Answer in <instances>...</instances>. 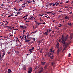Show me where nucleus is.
Wrapping results in <instances>:
<instances>
[{
	"instance_id": "nucleus-1",
	"label": "nucleus",
	"mask_w": 73,
	"mask_h": 73,
	"mask_svg": "<svg viewBox=\"0 0 73 73\" xmlns=\"http://www.w3.org/2000/svg\"><path fill=\"white\" fill-rule=\"evenodd\" d=\"M68 37H69L68 35H66L65 36L62 35L61 38L62 40L61 42L63 44V46H65L66 48H67V46L69 45V44L70 43V42H67L66 44L65 42V41H66L67 40V38H68Z\"/></svg>"
},
{
	"instance_id": "nucleus-2",
	"label": "nucleus",
	"mask_w": 73,
	"mask_h": 73,
	"mask_svg": "<svg viewBox=\"0 0 73 73\" xmlns=\"http://www.w3.org/2000/svg\"><path fill=\"white\" fill-rule=\"evenodd\" d=\"M32 72V67H31L29 68L28 72V73H31Z\"/></svg>"
},
{
	"instance_id": "nucleus-3",
	"label": "nucleus",
	"mask_w": 73,
	"mask_h": 73,
	"mask_svg": "<svg viewBox=\"0 0 73 73\" xmlns=\"http://www.w3.org/2000/svg\"><path fill=\"white\" fill-rule=\"evenodd\" d=\"M65 19L68 20H69V19H70V17H69V16H66L65 17Z\"/></svg>"
},
{
	"instance_id": "nucleus-4",
	"label": "nucleus",
	"mask_w": 73,
	"mask_h": 73,
	"mask_svg": "<svg viewBox=\"0 0 73 73\" xmlns=\"http://www.w3.org/2000/svg\"><path fill=\"white\" fill-rule=\"evenodd\" d=\"M40 24H42V23H36V26H38L40 25Z\"/></svg>"
},
{
	"instance_id": "nucleus-5",
	"label": "nucleus",
	"mask_w": 73,
	"mask_h": 73,
	"mask_svg": "<svg viewBox=\"0 0 73 73\" xmlns=\"http://www.w3.org/2000/svg\"><path fill=\"white\" fill-rule=\"evenodd\" d=\"M48 30L45 33H44V35L47 36L48 35Z\"/></svg>"
},
{
	"instance_id": "nucleus-6",
	"label": "nucleus",
	"mask_w": 73,
	"mask_h": 73,
	"mask_svg": "<svg viewBox=\"0 0 73 73\" xmlns=\"http://www.w3.org/2000/svg\"><path fill=\"white\" fill-rule=\"evenodd\" d=\"M2 58L1 57V52L0 51V61H1Z\"/></svg>"
},
{
	"instance_id": "nucleus-7",
	"label": "nucleus",
	"mask_w": 73,
	"mask_h": 73,
	"mask_svg": "<svg viewBox=\"0 0 73 73\" xmlns=\"http://www.w3.org/2000/svg\"><path fill=\"white\" fill-rule=\"evenodd\" d=\"M57 54H59L60 53V49H58V50H57Z\"/></svg>"
},
{
	"instance_id": "nucleus-8",
	"label": "nucleus",
	"mask_w": 73,
	"mask_h": 73,
	"mask_svg": "<svg viewBox=\"0 0 73 73\" xmlns=\"http://www.w3.org/2000/svg\"><path fill=\"white\" fill-rule=\"evenodd\" d=\"M51 56H50V58H51V59H53V57H54V56H53V55H52V54H50Z\"/></svg>"
},
{
	"instance_id": "nucleus-9",
	"label": "nucleus",
	"mask_w": 73,
	"mask_h": 73,
	"mask_svg": "<svg viewBox=\"0 0 73 73\" xmlns=\"http://www.w3.org/2000/svg\"><path fill=\"white\" fill-rule=\"evenodd\" d=\"M20 27L21 28H22V29H25V26H24L20 25Z\"/></svg>"
},
{
	"instance_id": "nucleus-10",
	"label": "nucleus",
	"mask_w": 73,
	"mask_h": 73,
	"mask_svg": "<svg viewBox=\"0 0 73 73\" xmlns=\"http://www.w3.org/2000/svg\"><path fill=\"white\" fill-rule=\"evenodd\" d=\"M41 64L42 65H45V64H46V62H41Z\"/></svg>"
},
{
	"instance_id": "nucleus-11",
	"label": "nucleus",
	"mask_w": 73,
	"mask_h": 73,
	"mask_svg": "<svg viewBox=\"0 0 73 73\" xmlns=\"http://www.w3.org/2000/svg\"><path fill=\"white\" fill-rule=\"evenodd\" d=\"M68 25H69L70 27H71L72 25V23H68Z\"/></svg>"
},
{
	"instance_id": "nucleus-12",
	"label": "nucleus",
	"mask_w": 73,
	"mask_h": 73,
	"mask_svg": "<svg viewBox=\"0 0 73 73\" xmlns=\"http://www.w3.org/2000/svg\"><path fill=\"white\" fill-rule=\"evenodd\" d=\"M5 53L4 52L2 55L1 58H3V57H4V55H5Z\"/></svg>"
},
{
	"instance_id": "nucleus-13",
	"label": "nucleus",
	"mask_w": 73,
	"mask_h": 73,
	"mask_svg": "<svg viewBox=\"0 0 73 73\" xmlns=\"http://www.w3.org/2000/svg\"><path fill=\"white\" fill-rule=\"evenodd\" d=\"M23 69L24 70H26V67L25 66H24L23 67Z\"/></svg>"
},
{
	"instance_id": "nucleus-14",
	"label": "nucleus",
	"mask_w": 73,
	"mask_h": 73,
	"mask_svg": "<svg viewBox=\"0 0 73 73\" xmlns=\"http://www.w3.org/2000/svg\"><path fill=\"white\" fill-rule=\"evenodd\" d=\"M54 50H53L52 51H51V53L50 54H53V53H54Z\"/></svg>"
},
{
	"instance_id": "nucleus-15",
	"label": "nucleus",
	"mask_w": 73,
	"mask_h": 73,
	"mask_svg": "<svg viewBox=\"0 0 73 73\" xmlns=\"http://www.w3.org/2000/svg\"><path fill=\"white\" fill-rule=\"evenodd\" d=\"M47 55L48 57H50V53H49V52H48L47 54Z\"/></svg>"
},
{
	"instance_id": "nucleus-16",
	"label": "nucleus",
	"mask_w": 73,
	"mask_h": 73,
	"mask_svg": "<svg viewBox=\"0 0 73 73\" xmlns=\"http://www.w3.org/2000/svg\"><path fill=\"white\" fill-rule=\"evenodd\" d=\"M53 5V3H50L48 4V5H50V6H52Z\"/></svg>"
},
{
	"instance_id": "nucleus-17",
	"label": "nucleus",
	"mask_w": 73,
	"mask_h": 73,
	"mask_svg": "<svg viewBox=\"0 0 73 73\" xmlns=\"http://www.w3.org/2000/svg\"><path fill=\"white\" fill-rule=\"evenodd\" d=\"M48 66V65H47V64H46L45 66V67H44V68L45 69H46V68H47V67Z\"/></svg>"
},
{
	"instance_id": "nucleus-18",
	"label": "nucleus",
	"mask_w": 73,
	"mask_h": 73,
	"mask_svg": "<svg viewBox=\"0 0 73 73\" xmlns=\"http://www.w3.org/2000/svg\"><path fill=\"white\" fill-rule=\"evenodd\" d=\"M40 71H41L42 72H43V68H41L40 69Z\"/></svg>"
},
{
	"instance_id": "nucleus-19",
	"label": "nucleus",
	"mask_w": 73,
	"mask_h": 73,
	"mask_svg": "<svg viewBox=\"0 0 73 73\" xmlns=\"http://www.w3.org/2000/svg\"><path fill=\"white\" fill-rule=\"evenodd\" d=\"M8 72H12V71L11 70V69H9L8 70Z\"/></svg>"
},
{
	"instance_id": "nucleus-20",
	"label": "nucleus",
	"mask_w": 73,
	"mask_h": 73,
	"mask_svg": "<svg viewBox=\"0 0 73 73\" xmlns=\"http://www.w3.org/2000/svg\"><path fill=\"white\" fill-rule=\"evenodd\" d=\"M28 40H29V41H31L32 40V38L31 37H29L28 38Z\"/></svg>"
},
{
	"instance_id": "nucleus-21",
	"label": "nucleus",
	"mask_w": 73,
	"mask_h": 73,
	"mask_svg": "<svg viewBox=\"0 0 73 73\" xmlns=\"http://www.w3.org/2000/svg\"><path fill=\"white\" fill-rule=\"evenodd\" d=\"M13 36V35H10L9 37H11V38H12V37Z\"/></svg>"
},
{
	"instance_id": "nucleus-22",
	"label": "nucleus",
	"mask_w": 73,
	"mask_h": 73,
	"mask_svg": "<svg viewBox=\"0 0 73 73\" xmlns=\"http://www.w3.org/2000/svg\"><path fill=\"white\" fill-rule=\"evenodd\" d=\"M25 42H29V40L28 39H26L25 40Z\"/></svg>"
},
{
	"instance_id": "nucleus-23",
	"label": "nucleus",
	"mask_w": 73,
	"mask_h": 73,
	"mask_svg": "<svg viewBox=\"0 0 73 73\" xmlns=\"http://www.w3.org/2000/svg\"><path fill=\"white\" fill-rule=\"evenodd\" d=\"M72 38H73V37L72 36L70 35V39H72Z\"/></svg>"
},
{
	"instance_id": "nucleus-24",
	"label": "nucleus",
	"mask_w": 73,
	"mask_h": 73,
	"mask_svg": "<svg viewBox=\"0 0 73 73\" xmlns=\"http://www.w3.org/2000/svg\"><path fill=\"white\" fill-rule=\"evenodd\" d=\"M54 64V62H52L51 63V65L52 66H53Z\"/></svg>"
},
{
	"instance_id": "nucleus-25",
	"label": "nucleus",
	"mask_w": 73,
	"mask_h": 73,
	"mask_svg": "<svg viewBox=\"0 0 73 73\" xmlns=\"http://www.w3.org/2000/svg\"><path fill=\"white\" fill-rule=\"evenodd\" d=\"M46 5L47 7H49V6H48V4L46 3Z\"/></svg>"
},
{
	"instance_id": "nucleus-26",
	"label": "nucleus",
	"mask_w": 73,
	"mask_h": 73,
	"mask_svg": "<svg viewBox=\"0 0 73 73\" xmlns=\"http://www.w3.org/2000/svg\"><path fill=\"white\" fill-rule=\"evenodd\" d=\"M40 47L39 46H38V48L37 49L38 50H40Z\"/></svg>"
},
{
	"instance_id": "nucleus-27",
	"label": "nucleus",
	"mask_w": 73,
	"mask_h": 73,
	"mask_svg": "<svg viewBox=\"0 0 73 73\" xmlns=\"http://www.w3.org/2000/svg\"><path fill=\"white\" fill-rule=\"evenodd\" d=\"M31 50H34L35 49V47H33L31 49Z\"/></svg>"
},
{
	"instance_id": "nucleus-28",
	"label": "nucleus",
	"mask_w": 73,
	"mask_h": 73,
	"mask_svg": "<svg viewBox=\"0 0 73 73\" xmlns=\"http://www.w3.org/2000/svg\"><path fill=\"white\" fill-rule=\"evenodd\" d=\"M8 23H9V22H8L7 21H6V23L5 24L6 25H7V24H8Z\"/></svg>"
},
{
	"instance_id": "nucleus-29",
	"label": "nucleus",
	"mask_w": 73,
	"mask_h": 73,
	"mask_svg": "<svg viewBox=\"0 0 73 73\" xmlns=\"http://www.w3.org/2000/svg\"><path fill=\"white\" fill-rule=\"evenodd\" d=\"M62 49V47H61L60 48V50H61Z\"/></svg>"
},
{
	"instance_id": "nucleus-30",
	"label": "nucleus",
	"mask_w": 73,
	"mask_h": 73,
	"mask_svg": "<svg viewBox=\"0 0 73 73\" xmlns=\"http://www.w3.org/2000/svg\"><path fill=\"white\" fill-rule=\"evenodd\" d=\"M12 27V26H9V29H11V28Z\"/></svg>"
},
{
	"instance_id": "nucleus-31",
	"label": "nucleus",
	"mask_w": 73,
	"mask_h": 73,
	"mask_svg": "<svg viewBox=\"0 0 73 73\" xmlns=\"http://www.w3.org/2000/svg\"><path fill=\"white\" fill-rule=\"evenodd\" d=\"M50 52H52V51H53V50H52V48H51L50 49Z\"/></svg>"
},
{
	"instance_id": "nucleus-32",
	"label": "nucleus",
	"mask_w": 73,
	"mask_h": 73,
	"mask_svg": "<svg viewBox=\"0 0 73 73\" xmlns=\"http://www.w3.org/2000/svg\"><path fill=\"white\" fill-rule=\"evenodd\" d=\"M70 56H71V54H70V53H69L68 55V57H70Z\"/></svg>"
},
{
	"instance_id": "nucleus-33",
	"label": "nucleus",
	"mask_w": 73,
	"mask_h": 73,
	"mask_svg": "<svg viewBox=\"0 0 73 73\" xmlns=\"http://www.w3.org/2000/svg\"><path fill=\"white\" fill-rule=\"evenodd\" d=\"M56 46L57 48H58L59 47V45H56Z\"/></svg>"
},
{
	"instance_id": "nucleus-34",
	"label": "nucleus",
	"mask_w": 73,
	"mask_h": 73,
	"mask_svg": "<svg viewBox=\"0 0 73 73\" xmlns=\"http://www.w3.org/2000/svg\"><path fill=\"white\" fill-rule=\"evenodd\" d=\"M29 52H32L31 49L29 50Z\"/></svg>"
},
{
	"instance_id": "nucleus-35",
	"label": "nucleus",
	"mask_w": 73,
	"mask_h": 73,
	"mask_svg": "<svg viewBox=\"0 0 73 73\" xmlns=\"http://www.w3.org/2000/svg\"><path fill=\"white\" fill-rule=\"evenodd\" d=\"M35 40H36V39L35 38H34L33 41H33H35Z\"/></svg>"
},
{
	"instance_id": "nucleus-36",
	"label": "nucleus",
	"mask_w": 73,
	"mask_h": 73,
	"mask_svg": "<svg viewBox=\"0 0 73 73\" xmlns=\"http://www.w3.org/2000/svg\"><path fill=\"white\" fill-rule=\"evenodd\" d=\"M23 38H24V36H22V37L21 39V40H23Z\"/></svg>"
},
{
	"instance_id": "nucleus-37",
	"label": "nucleus",
	"mask_w": 73,
	"mask_h": 73,
	"mask_svg": "<svg viewBox=\"0 0 73 73\" xmlns=\"http://www.w3.org/2000/svg\"><path fill=\"white\" fill-rule=\"evenodd\" d=\"M25 32V30H24L23 31V33H24V32Z\"/></svg>"
},
{
	"instance_id": "nucleus-38",
	"label": "nucleus",
	"mask_w": 73,
	"mask_h": 73,
	"mask_svg": "<svg viewBox=\"0 0 73 73\" xmlns=\"http://www.w3.org/2000/svg\"><path fill=\"white\" fill-rule=\"evenodd\" d=\"M31 34H35V32H32V33H31Z\"/></svg>"
},
{
	"instance_id": "nucleus-39",
	"label": "nucleus",
	"mask_w": 73,
	"mask_h": 73,
	"mask_svg": "<svg viewBox=\"0 0 73 73\" xmlns=\"http://www.w3.org/2000/svg\"><path fill=\"white\" fill-rule=\"evenodd\" d=\"M1 6H4V4L3 3H2L1 5Z\"/></svg>"
},
{
	"instance_id": "nucleus-40",
	"label": "nucleus",
	"mask_w": 73,
	"mask_h": 73,
	"mask_svg": "<svg viewBox=\"0 0 73 73\" xmlns=\"http://www.w3.org/2000/svg\"><path fill=\"white\" fill-rule=\"evenodd\" d=\"M42 71H40L38 72V73H41L42 72Z\"/></svg>"
},
{
	"instance_id": "nucleus-41",
	"label": "nucleus",
	"mask_w": 73,
	"mask_h": 73,
	"mask_svg": "<svg viewBox=\"0 0 73 73\" xmlns=\"http://www.w3.org/2000/svg\"><path fill=\"white\" fill-rule=\"evenodd\" d=\"M16 52H17V53H19L20 52H19V51H16Z\"/></svg>"
},
{
	"instance_id": "nucleus-42",
	"label": "nucleus",
	"mask_w": 73,
	"mask_h": 73,
	"mask_svg": "<svg viewBox=\"0 0 73 73\" xmlns=\"http://www.w3.org/2000/svg\"><path fill=\"white\" fill-rule=\"evenodd\" d=\"M14 10L15 11H17V10L16 8H14Z\"/></svg>"
},
{
	"instance_id": "nucleus-43",
	"label": "nucleus",
	"mask_w": 73,
	"mask_h": 73,
	"mask_svg": "<svg viewBox=\"0 0 73 73\" xmlns=\"http://www.w3.org/2000/svg\"><path fill=\"white\" fill-rule=\"evenodd\" d=\"M58 4H59V3H57L56 5V6H57V5H58Z\"/></svg>"
},
{
	"instance_id": "nucleus-44",
	"label": "nucleus",
	"mask_w": 73,
	"mask_h": 73,
	"mask_svg": "<svg viewBox=\"0 0 73 73\" xmlns=\"http://www.w3.org/2000/svg\"><path fill=\"white\" fill-rule=\"evenodd\" d=\"M54 5H55V4L54 3H53V5L52 6L54 7Z\"/></svg>"
},
{
	"instance_id": "nucleus-45",
	"label": "nucleus",
	"mask_w": 73,
	"mask_h": 73,
	"mask_svg": "<svg viewBox=\"0 0 73 73\" xmlns=\"http://www.w3.org/2000/svg\"><path fill=\"white\" fill-rule=\"evenodd\" d=\"M46 13H47V14H49V13H50V12H48Z\"/></svg>"
},
{
	"instance_id": "nucleus-46",
	"label": "nucleus",
	"mask_w": 73,
	"mask_h": 73,
	"mask_svg": "<svg viewBox=\"0 0 73 73\" xmlns=\"http://www.w3.org/2000/svg\"><path fill=\"white\" fill-rule=\"evenodd\" d=\"M51 31H52V30H50V29L49 30V32H51Z\"/></svg>"
},
{
	"instance_id": "nucleus-47",
	"label": "nucleus",
	"mask_w": 73,
	"mask_h": 73,
	"mask_svg": "<svg viewBox=\"0 0 73 73\" xmlns=\"http://www.w3.org/2000/svg\"><path fill=\"white\" fill-rule=\"evenodd\" d=\"M31 18H29V19H30V20H32V17H31Z\"/></svg>"
},
{
	"instance_id": "nucleus-48",
	"label": "nucleus",
	"mask_w": 73,
	"mask_h": 73,
	"mask_svg": "<svg viewBox=\"0 0 73 73\" xmlns=\"http://www.w3.org/2000/svg\"><path fill=\"white\" fill-rule=\"evenodd\" d=\"M37 66H36V68H35V70H36L37 69Z\"/></svg>"
},
{
	"instance_id": "nucleus-49",
	"label": "nucleus",
	"mask_w": 73,
	"mask_h": 73,
	"mask_svg": "<svg viewBox=\"0 0 73 73\" xmlns=\"http://www.w3.org/2000/svg\"><path fill=\"white\" fill-rule=\"evenodd\" d=\"M15 28V27H13L12 28H11V29H14Z\"/></svg>"
},
{
	"instance_id": "nucleus-50",
	"label": "nucleus",
	"mask_w": 73,
	"mask_h": 73,
	"mask_svg": "<svg viewBox=\"0 0 73 73\" xmlns=\"http://www.w3.org/2000/svg\"><path fill=\"white\" fill-rule=\"evenodd\" d=\"M72 12H70V14H72Z\"/></svg>"
},
{
	"instance_id": "nucleus-51",
	"label": "nucleus",
	"mask_w": 73,
	"mask_h": 73,
	"mask_svg": "<svg viewBox=\"0 0 73 73\" xmlns=\"http://www.w3.org/2000/svg\"><path fill=\"white\" fill-rule=\"evenodd\" d=\"M68 8V7L67 6L65 7V8Z\"/></svg>"
},
{
	"instance_id": "nucleus-52",
	"label": "nucleus",
	"mask_w": 73,
	"mask_h": 73,
	"mask_svg": "<svg viewBox=\"0 0 73 73\" xmlns=\"http://www.w3.org/2000/svg\"><path fill=\"white\" fill-rule=\"evenodd\" d=\"M66 3H69V1H67Z\"/></svg>"
},
{
	"instance_id": "nucleus-53",
	"label": "nucleus",
	"mask_w": 73,
	"mask_h": 73,
	"mask_svg": "<svg viewBox=\"0 0 73 73\" xmlns=\"http://www.w3.org/2000/svg\"><path fill=\"white\" fill-rule=\"evenodd\" d=\"M11 53V52H9L8 53V54H10V53Z\"/></svg>"
},
{
	"instance_id": "nucleus-54",
	"label": "nucleus",
	"mask_w": 73,
	"mask_h": 73,
	"mask_svg": "<svg viewBox=\"0 0 73 73\" xmlns=\"http://www.w3.org/2000/svg\"><path fill=\"white\" fill-rule=\"evenodd\" d=\"M6 28H9V26H7Z\"/></svg>"
},
{
	"instance_id": "nucleus-55",
	"label": "nucleus",
	"mask_w": 73,
	"mask_h": 73,
	"mask_svg": "<svg viewBox=\"0 0 73 73\" xmlns=\"http://www.w3.org/2000/svg\"><path fill=\"white\" fill-rule=\"evenodd\" d=\"M55 15V13H52V15Z\"/></svg>"
},
{
	"instance_id": "nucleus-56",
	"label": "nucleus",
	"mask_w": 73,
	"mask_h": 73,
	"mask_svg": "<svg viewBox=\"0 0 73 73\" xmlns=\"http://www.w3.org/2000/svg\"><path fill=\"white\" fill-rule=\"evenodd\" d=\"M26 19H27V17H26L25 19L24 20H26Z\"/></svg>"
},
{
	"instance_id": "nucleus-57",
	"label": "nucleus",
	"mask_w": 73,
	"mask_h": 73,
	"mask_svg": "<svg viewBox=\"0 0 73 73\" xmlns=\"http://www.w3.org/2000/svg\"><path fill=\"white\" fill-rule=\"evenodd\" d=\"M26 4V3H24V4H23V5H25Z\"/></svg>"
},
{
	"instance_id": "nucleus-58",
	"label": "nucleus",
	"mask_w": 73,
	"mask_h": 73,
	"mask_svg": "<svg viewBox=\"0 0 73 73\" xmlns=\"http://www.w3.org/2000/svg\"><path fill=\"white\" fill-rule=\"evenodd\" d=\"M27 16H28V15H26L25 17H27Z\"/></svg>"
},
{
	"instance_id": "nucleus-59",
	"label": "nucleus",
	"mask_w": 73,
	"mask_h": 73,
	"mask_svg": "<svg viewBox=\"0 0 73 73\" xmlns=\"http://www.w3.org/2000/svg\"><path fill=\"white\" fill-rule=\"evenodd\" d=\"M40 21H41V20H42V19H41V18H40Z\"/></svg>"
},
{
	"instance_id": "nucleus-60",
	"label": "nucleus",
	"mask_w": 73,
	"mask_h": 73,
	"mask_svg": "<svg viewBox=\"0 0 73 73\" xmlns=\"http://www.w3.org/2000/svg\"><path fill=\"white\" fill-rule=\"evenodd\" d=\"M56 45H59V43L57 42Z\"/></svg>"
},
{
	"instance_id": "nucleus-61",
	"label": "nucleus",
	"mask_w": 73,
	"mask_h": 73,
	"mask_svg": "<svg viewBox=\"0 0 73 73\" xmlns=\"http://www.w3.org/2000/svg\"><path fill=\"white\" fill-rule=\"evenodd\" d=\"M31 3V2L29 1H28V3L29 4H30V3Z\"/></svg>"
},
{
	"instance_id": "nucleus-62",
	"label": "nucleus",
	"mask_w": 73,
	"mask_h": 73,
	"mask_svg": "<svg viewBox=\"0 0 73 73\" xmlns=\"http://www.w3.org/2000/svg\"><path fill=\"white\" fill-rule=\"evenodd\" d=\"M45 24V23L44 22L43 23H42V24Z\"/></svg>"
},
{
	"instance_id": "nucleus-63",
	"label": "nucleus",
	"mask_w": 73,
	"mask_h": 73,
	"mask_svg": "<svg viewBox=\"0 0 73 73\" xmlns=\"http://www.w3.org/2000/svg\"><path fill=\"white\" fill-rule=\"evenodd\" d=\"M18 14H19H19H20V12H18Z\"/></svg>"
},
{
	"instance_id": "nucleus-64",
	"label": "nucleus",
	"mask_w": 73,
	"mask_h": 73,
	"mask_svg": "<svg viewBox=\"0 0 73 73\" xmlns=\"http://www.w3.org/2000/svg\"><path fill=\"white\" fill-rule=\"evenodd\" d=\"M33 1V2H34V3H35V1L34 0Z\"/></svg>"
}]
</instances>
